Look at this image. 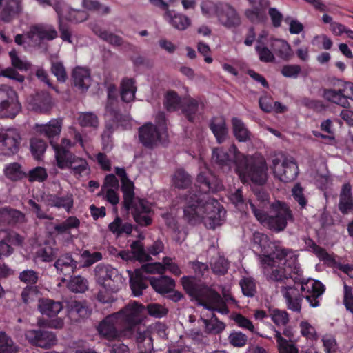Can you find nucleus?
Here are the masks:
<instances>
[{"label": "nucleus", "instance_id": "f257e3e1", "mask_svg": "<svg viewBox=\"0 0 353 353\" xmlns=\"http://www.w3.org/2000/svg\"><path fill=\"white\" fill-rule=\"evenodd\" d=\"M196 181L203 193L188 191L183 196V219L191 225L203 222L209 229L222 225L225 211L219 201L207 192H215L221 188L217 177L207 167L199 173Z\"/></svg>", "mask_w": 353, "mask_h": 353}, {"label": "nucleus", "instance_id": "f03ea898", "mask_svg": "<svg viewBox=\"0 0 353 353\" xmlns=\"http://www.w3.org/2000/svg\"><path fill=\"white\" fill-rule=\"evenodd\" d=\"M276 256L279 261L285 260L284 265L290 270V279L295 284H300L301 292H305L304 296L310 305L316 307L320 305V301L325 288L324 285L312 279H306L303 275V271L299 263V254L291 248H279L276 250Z\"/></svg>", "mask_w": 353, "mask_h": 353}, {"label": "nucleus", "instance_id": "7ed1b4c3", "mask_svg": "<svg viewBox=\"0 0 353 353\" xmlns=\"http://www.w3.org/2000/svg\"><path fill=\"white\" fill-rule=\"evenodd\" d=\"M257 198L260 201L258 207L250 201L249 205L256 219L270 230L280 232L286 228L288 221H294L292 212L285 203L276 201L271 203L270 208L274 214L268 215L261 209L268 201V195L263 192H259Z\"/></svg>", "mask_w": 353, "mask_h": 353}, {"label": "nucleus", "instance_id": "20e7f679", "mask_svg": "<svg viewBox=\"0 0 353 353\" xmlns=\"http://www.w3.org/2000/svg\"><path fill=\"white\" fill-rule=\"evenodd\" d=\"M185 292L198 301L205 308L217 311L221 314L228 313V307L220 294L203 281L194 276H184L181 279Z\"/></svg>", "mask_w": 353, "mask_h": 353}, {"label": "nucleus", "instance_id": "39448f33", "mask_svg": "<svg viewBox=\"0 0 353 353\" xmlns=\"http://www.w3.org/2000/svg\"><path fill=\"white\" fill-rule=\"evenodd\" d=\"M236 173L243 183L249 181L258 185H263L268 179V167L263 158L245 157L237 154Z\"/></svg>", "mask_w": 353, "mask_h": 353}, {"label": "nucleus", "instance_id": "423d86ee", "mask_svg": "<svg viewBox=\"0 0 353 353\" xmlns=\"http://www.w3.org/2000/svg\"><path fill=\"white\" fill-rule=\"evenodd\" d=\"M279 248H285L274 243L272 251L269 254L259 255V259L268 281L286 283V281L290 279V274L284 267V263L282 265H276V261H279L276 252V250Z\"/></svg>", "mask_w": 353, "mask_h": 353}, {"label": "nucleus", "instance_id": "0eeeda50", "mask_svg": "<svg viewBox=\"0 0 353 353\" xmlns=\"http://www.w3.org/2000/svg\"><path fill=\"white\" fill-rule=\"evenodd\" d=\"M114 313L118 314L120 325L130 330V337L132 339L134 336L136 326L141 324L145 317V307L142 304L133 301Z\"/></svg>", "mask_w": 353, "mask_h": 353}, {"label": "nucleus", "instance_id": "6e6552de", "mask_svg": "<svg viewBox=\"0 0 353 353\" xmlns=\"http://www.w3.org/2000/svg\"><path fill=\"white\" fill-rule=\"evenodd\" d=\"M17 91L8 85H0V119H13L21 111Z\"/></svg>", "mask_w": 353, "mask_h": 353}, {"label": "nucleus", "instance_id": "1a4fd4ad", "mask_svg": "<svg viewBox=\"0 0 353 353\" xmlns=\"http://www.w3.org/2000/svg\"><path fill=\"white\" fill-rule=\"evenodd\" d=\"M117 316L118 314L115 313L108 315L99 323L97 329L101 338L108 341L131 339L129 329H124L123 326L119 330L117 327V325H120Z\"/></svg>", "mask_w": 353, "mask_h": 353}, {"label": "nucleus", "instance_id": "9d476101", "mask_svg": "<svg viewBox=\"0 0 353 353\" xmlns=\"http://www.w3.org/2000/svg\"><path fill=\"white\" fill-rule=\"evenodd\" d=\"M97 282L105 290L117 292L121 286L122 277L117 269L108 265L99 264L94 268Z\"/></svg>", "mask_w": 353, "mask_h": 353}, {"label": "nucleus", "instance_id": "9b49d317", "mask_svg": "<svg viewBox=\"0 0 353 353\" xmlns=\"http://www.w3.org/2000/svg\"><path fill=\"white\" fill-rule=\"evenodd\" d=\"M21 141L22 137L17 128H0V155L10 157L17 154Z\"/></svg>", "mask_w": 353, "mask_h": 353}, {"label": "nucleus", "instance_id": "f8f14e48", "mask_svg": "<svg viewBox=\"0 0 353 353\" xmlns=\"http://www.w3.org/2000/svg\"><path fill=\"white\" fill-rule=\"evenodd\" d=\"M322 96L330 102L347 108L350 105L348 99H353V83L339 81L337 88L323 89Z\"/></svg>", "mask_w": 353, "mask_h": 353}, {"label": "nucleus", "instance_id": "ddd939ff", "mask_svg": "<svg viewBox=\"0 0 353 353\" xmlns=\"http://www.w3.org/2000/svg\"><path fill=\"white\" fill-rule=\"evenodd\" d=\"M237 154L243 155L234 144L231 145L228 150L223 148H216L212 150V161L224 171H229L233 163L236 167ZM235 170H236V168Z\"/></svg>", "mask_w": 353, "mask_h": 353}, {"label": "nucleus", "instance_id": "4468645a", "mask_svg": "<svg viewBox=\"0 0 353 353\" xmlns=\"http://www.w3.org/2000/svg\"><path fill=\"white\" fill-rule=\"evenodd\" d=\"M272 163L273 173L281 181L289 183L296 178L299 169L293 158H284L282 162L275 159Z\"/></svg>", "mask_w": 353, "mask_h": 353}, {"label": "nucleus", "instance_id": "2eb2a0df", "mask_svg": "<svg viewBox=\"0 0 353 353\" xmlns=\"http://www.w3.org/2000/svg\"><path fill=\"white\" fill-rule=\"evenodd\" d=\"M26 35L33 45L39 46L43 40L54 39L57 37V32L52 26L38 23L31 26Z\"/></svg>", "mask_w": 353, "mask_h": 353}, {"label": "nucleus", "instance_id": "dca6fc26", "mask_svg": "<svg viewBox=\"0 0 353 353\" xmlns=\"http://www.w3.org/2000/svg\"><path fill=\"white\" fill-rule=\"evenodd\" d=\"M26 338L32 345L44 349L52 347L57 341L56 335L52 332L44 330H28Z\"/></svg>", "mask_w": 353, "mask_h": 353}, {"label": "nucleus", "instance_id": "f3484780", "mask_svg": "<svg viewBox=\"0 0 353 353\" xmlns=\"http://www.w3.org/2000/svg\"><path fill=\"white\" fill-rule=\"evenodd\" d=\"M139 139L144 147L152 149L161 142V133L155 125L149 122L139 128Z\"/></svg>", "mask_w": 353, "mask_h": 353}, {"label": "nucleus", "instance_id": "a211bd4d", "mask_svg": "<svg viewBox=\"0 0 353 353\" xmlns=\"http://www.w3.org/2000/svg\"><path fill=\"white\" fill-rule=\"evenodd\" d=\"M72 146L70 139H62L59 144H52V148L55 153L57 165L60 169L67 168L71 161L76 157L70 149Z\"/></svg>", "mask_w": 353, "mask_h": 353}, {"label": "nucleus", "instance_id": "6ab92c4d", "mask_svg": "<svg viewBox=\"0 0 353 353\" xmlns=\"http://www.w3.org/2000/svg\"><path fill=\"white\" fill-rule=\"evenodd\" d=\"M115 173L119 177L121 182V191L123 193V205L126 210H130L134 198V185L133 182L128 178L126 171L123 168H115Z\"/></svg>", "mask_w": 353, "mask_h": 353}, {"label": "nucleus", "instance_id": "aec40b11", "mask_svg": "<svg viewBox=\"0 0 353 353\" xmlns=\"http://www.w3.org/2000/svg\"><path fill=\"white\" fill-rule=\"evenodd\" d=\"M281 292L285 300L287 307L299 313L303 298H305V292H301L295 285H285L281 288Z\"/></svg>", "mask_w": 353, "mask_h": 353}, {"label": "nucleus", "instance_id": "412c9836", "mask_svg": "<svg viewBox=\"0 0 353 353\" xmlns=\"http://www.w3.org/2000/svg\"><path fill=\"white\" fill-rule=\"evenodd\" d=\"M150 1L167 10L165 14V18L176 29L183 30L190 25V19L187 16L182 14H173L171 11L168 10V0H150Z\"/></svg>", "mask_w": 353, "mask_h": 353}, {"label": "nucleus", "instance_id": "4be33fe9", "mask_svg": "<svg viewBox=\"0 0 353 353\" xmlns=\"http://www.w3.org/2000/svg\"><path fill=\"white\" fill-rule=\"evenodd\" d=\"M216 16L219 22L227 28H235L241 23L237 11L229 4L220 5L216 10Z\"/></svg>", "mask_w": 353, "mask_h": 353}, {"label": "nucleus", "instance_id": "5701e85b", "mask_svg": "<svg viewBox=\"0 0 353 353\" xmlns=\"http://www.w3.org/2000/svg\"><path fill=\"white\" fill-rule=\"evenodd\" d=\"M23 0H4L0 10V21L10 23L23 12Z\"/></svg>", "mask_w": 353, "mask_h": 353}, {"label": "nucleus", "instance_id": "b1692460", "mask_svg": "<svg viewBox=\"0 0 353 353\" xmlns=\"http://www.w3.org/2000/svg\"><path fill=\"white\" fill-rule=\"evenodd\" d=\"M63 121L61 119H53L46 124L37 125V132L48 138L50 145L56 144L54 139L58 138L62 129Z\"/></svg>", "mask_w": 353, "mask_h": 353}, {"label": "nucleus", "instance_id": "393cba45", "mask_svg": "<svg viewBox=\"0 0 353 353\" xmlns=\"http://www.w3.org/2000/svg\"><path fill=\"white\" fill-rule=\"evenodd\" d=\"M144 265H142L140 269L135 270L134 273L130 274V285L132 294L136 296L141 295L143 290L148 286L149 278L145 276V274L150 273L143 268Z\"/></svg>", "mask_w": 353, "mask_h": 353}, {"label": "nucleus", "instance_id": "a878e982", "mask_svg": "<svg viewBox=\"0 0 353 353\" xmlns=\"http://www.w3.org/2000/svg\"><path fill=\"white\" fill-rule=\"evenodd\" d=\"M143 268L149 273H164L165 270H168L175 276H179L181 271L179 265L172 261V259L165 256L163 259V263H154L145 264Z\"/></svg>", "mask_w": 353, "mask_h": 353}, {"label": "nucleus", "instance_id": "bb28decb", "mask_svg": "<svg viewBox=\"0 0 353 353\" xmlns=\"http://www.w3.org/2000/svg\"><path fill=\"white\" fill-rule=\"evenodd\" d=\"M30 105L32 110L37 112L48 113L53 106V102L50 94L42 91L33 97Z\"/></svg>", "mask_w": 353, "mask_h": 353}, {"label": "nucleus", "instance_id": "cd10ccee", "mask_svg": "<svg viewBox=\"0 0 353 353\" xmlns=\"http://www.w3.org/2000/svg\"><path fill=\"white\" fill-rule=\"evenodd\" d=\"M199 105L203 107L204 104L202 101L191 97H186L183 99L180 109L188 121L194 122L196 118Z\"/></svg>", "mask_w": 353, "mask_h": 353}, {"label": "nucleus", "instance_id": "c85d7f7f", "mask_svg": "<svg viewBox=\"0 0 353 353\" xmlns=\"http://www.w3.org/2000/svg\"><path fill=\"white\" fill-rule=\"evenodd\" d=\"M90 28L92 32L103 41L108 43L114 47H119L124 44L123 38L112 32L103 29L97 23H90Z\"/></svg>", "mask_w": 353, "mask_h": 353}, {"label": "nucleus", "instance_id": "c756f323", "mask_svg": "<svg viewBox=\"0 0 353 353\" xmlns=\"http://www.w3.org/2000/svg\"><path fill=\"white\" fill-rule=\"evenodd\" d=\"M59 274L65 276H70L77 268V262L72 257L70 254L61 255L54 263Z\"/></svg>", "mask_w": 353, "mask_h": 353}, {"label": "nucleus", "instance_id": "7c9ffc66", "mask_svg": "<svg viewBox=\"0 0 353 353\" xmlns=\"http://www.w3.org/2000/svg\"><path fill=\"white\" fill-rule=\"evenodd\" d=\"M46 201L48 205L57 208H63L67 212H70L73 208L74 199L72 194H66L60 196L57 194H51L47 196Z\"/></svg>", "mask_w": 353, "mask_h": 353}, {"label": "nucleus", "instance_id": "2f4dec72", "mask_svg": "<svg viewBox=\"0 0 353 353\" xmlns=\"http://www.w3.org/2000/svg\"><path fill=\"white\" fill-rule=\"evenodd\" d=\"M339 210L343 214H349L353 210V198L350 183H345L339 195Z\"/></svg>", "mask_w": 353, "mask_h": 353}, {"label": "nucleus", "instance_id": "473e14b6", "mask_svg": "<svg viewBox=\"0 0 353 353\" xmlns=\"http://www.w3.org/2000/svg\"><path fill=\"white\" fill-rule=\"evenodd\" d=\"M149 281L153 289L161 294L168 293L175 287L174 280L167 276L149 277Z\"/></svg>", "mask_w": 353, "mask_h": 353}, {"label": "nucleus", "instance_id": "72a5a7b5", "mask_svg": "<svg viewBox=\"0 0 353 353\" xmlns=\"http://www.w3.org/2000/svg\"><path fill=\"white\" fill-rule=\"evenodd\" d=\"M38 308L41 314L54 317L61 312L63 305L59 301L50 299H41L39 301Z\"/></svg>", "mask_w": 353, "mask_h": 353}, {"label": "nucleus", "instance_id": "f704fd0d", "mask_svg": "<svg viewBox=\"0 0 353 353\" xmlns=\"http://www.w3.org/2000/svg\"><path fill=\"white\" fill-rule=\"evenodd\" d=\"M210 128L219 143H222L225 140L228 134V128L223 117H217L212 118L210 121Z\"/></svg>", "mask_w": 353, "mask_h": 353}, {"label": "nucleus", "instance_id": "c9c22d12", "mask_svg": "<svg viewBox=\"0 0 353 353\" xmlns=\"http://www.w3.org/2000/svg\"><path fill=\"white\" fill-rule=\"evenodd\" d=\"M74 84L82 91L88 90L90 85V74L88 70L77 67L72 72Z\"/></svg>", "mask_w": 353, "mask_h": 353}, {"label": "nucleus", "instance_id": "e433bc0d", "mask_svg": "<svg viewBox=\"0 0 353 353\" xmlns=\"http://www.w3.org/2000/svg\"><path fill=\"white\" fill-rule=\"evenodd\" d=\"M134 338L138 347L141 349L142 346H146L148 349H153L152 339L150 336V332L148 329L141 324L137 325L135 328Z\"/></svg>", "mask_w": 353, "mask_h": 353}, {"label": "nucleus", "instance_id": "4c0bfd02", "mask_svg": "<svg viewBox=\"0 0 353 353\" xmlns=\"http://www.w3.org/2000/svg\"><path fill=\"white\" fill-rule=\"evenodd\" d=\"M66 308L69 314L75 318H85L90 315V312L85 303L82 301L70 299L66 301Z\"/></svg>", "mask_w": 353, "mask_h": 353}, {"label": "nucleus", "instance_id": "58836bf2", "mask_svg": "<svg viewBox=\"0 0 353 353\" xmlns=\"http://www.w3.org/2000/svg\"><path fill=\"white\" fill-rule=\"evenodd\" d=\"M137 87L135 81L132 78H124L121 83V97L126 103L132 101L135 98Z\"/></svg>", "mask_w": 353, "mask_h": 353}, {"label": "nucleus", "instance_id": "ea45409f", "mask_svg": "<svg viewBox=\"0 0 353 353\" xmlns=\"http://www.w3.org/2000/svg\"><path fill=\"white\" fill-rule=\"evenodd\" d=\"M231 122L233 134L239 142H246L250 140L251 132L241 119L234 117Z\"/></svg>", "mask_w": 353, "mask_h": 353}, {"label": "nucleus", "instance_id": "a19ab883", "mask_svg": "<svg viewBox=\"0 0 353 353\" xmlns=\"http://www.w3.org/2000/svg\"><path fill=\"white\" fill-rule=\"evenodd\" d=\"M272 48L274 52L283 60L288 61L292 57V51L290 44L285 40H276Z\"/></svg>", "mask_w": 353, "mask_h": 353}, {"label": "nucleus", "instance_id": "79ce46f5", "mask_svg": "<svg viewBox=\"0 0 353 353\" xmlns=\"http://www.w3.org/2000/svg\"><path fill=\"white\" fill-rule=\"evenodd\" d=\"M182 101L174 90H168L165 94L164 106L169 112H174L181 108Z\"/></svg>", "mask_w": 353, "mask_h": 353}, {"label": "nucleus", "instance_id": "37998d69", "mask_svg": "<svg viewBox=\"0 0 353 353\" xmlns=\"http://www.w3.org/2000/svg\"><path fill=\"white\" fill-rule=\"evenodd\" d=\"M19 347L5 332L0 331V353H17Z\"/></svg>", "mask_w": 353, "mask_h": 353}, {"label": "nucleus", "instance_id": "c03bdc74", "mask_svg": "<svg viewBox=\"0 0 353 353\" xmlns=\"http://www.w3.org/2000/svg\"><path fill=\"white\" fill-rule=\"evenodd\" d=\"M173 183L179 189L188 188L192 183L190 174L183 169H178L173 176Z\"/></svg>", "mask_w": 353, "mask_h": 353}, {"label": "nucleus", "instance_id": "a18cd8bd", "mask_svg": "<svg viewBox=\"0 0 353 353\" xmlns=\"http://www.w3.org/2000/svg\"><path fill=\"white\" fill-rule=\"evenodd\" d=\"M78 122L81 127L97 129L99 125L98 117L92 112H81L78 117Z\"/></svg>", "mask_w": 353, "mask_h": 353}, {"label": "nucleus", "instance_id": "49530a36", "mask_svg": "<svg viewBox=\"0 0 353 353\" xmlns=\"http://www.w3.org/2000/svg\"><path fill=\"white\" fill-rule=\"evenodd\" d=\"M80 225V221L76 216H69L67 219L54 227L58 234L68 233L72 229H77Z\"/></svg>", "mask_w": 353, "mask_h": 353}, {"label": "nucleus", "instance_id": "de8ad7c7", "mask_svg": "<svg viewBox=\"0 0 353 353\" xmlns=\"http://www.w3.org/2000/svg\"><path fill=\"white\" fill-rule=\"evenodd\" d=\"M4 173L6 177L14 181L26 177V172H23L21 165L16 162L8 165L4 170Z\"/></svg>", "mask_w": 353, "mask_h": 353}, {"label": "nucleus", "instance_id": "09e8293b", "mask_svg": "<svg viewBox=\"0 0 353 353\" xmlns=\"http://www.w3.org/2000/svg\"><path fill=\"white\" fill-rule=\"evenodd\" d=\"M131 252L134 259L140 261H148L151 257L146 252L143 243L140 241H134L130 245Z\"/></svg>", "mask_w": 353, "mask_h": 353}, {"label": "nucleus", "instance_id": "8fccbe9b", "mask_svg": "<svg viewBox=\"0 0 353 353\" xmlns=\"http://www.w3.org/2000/svg\"><path fill=\"white\" fill-rule=\"evenodd\" d=\"M48 176V174L46 168L37 166L26 172L25 178H27L30 183H42L47 179Z\"/></svg>", "mask_w": 353, "mask_h": 353}, {"label": "nucleus", "instance_id": "3c124183", "mask_svg": "<svg viewBox=\"0 0 353 353\" xmlns=\"http://www.w3.org/2000/svg\"><path fill=\"white\" fill-rule=\"evenodd\" d=\"M30 151L36 159H40L47 148V143L41 139L34 137L30 141Z\"/></svg>", "mask_w": 353, "mask_h": 353}, {"label": "nucleus", "instance_id": "603ef678", "mask_svg": "<svg viewBox=\"0 0 353 353\" xmlns=\"http://www.w3.org/2000/svg\"><path fill=\"white\" fill-rule=\"evenodd\" d=\"M68 288L73 292H84L88 289L87 279L81 276L72 277L67 285Z\"/></svg>", "mask_w": 353, "mask_h": 353}, {"label": "nucleus", "instance_id": "864d4df0", "mask_svg": "<svg viewBox=\"0 0 353 353\" xmlns=\"http://www.w3.org/2000/svg\"><path fill=\"white\" fill-rule=\"evenodd\" d=\"M207 333L219 334L225 327V325L218 320L215 314L212 315L210 320L202 319Z\"/></svg>", "mask_w": 353, "mask_h": 353}, {"label": "nucleus", "instance_id": "5fc2aeb1", "mask_svg": "<svg viewBox=\"0 0 353 353\" xmlns=\"http://www.w3.org/2000/svg\"><path fill=\"white\" fill-rule=\"evenodd\" d=\"M71 168L72 173L75 175H81L83 172L89 170L87 161L81 157L76 156L67 168Z\"/></svg>", "mask_w": 353, "mask_h": 353}, {"label": "nucleus", "instance_id": "6e6d98bb", "mask_svg": "<svg viewBox=\"0 0 353 353\" xmlns=\"http://www.w3.org/2000/svg\"><path fill=\"white\" fill-rule=\"evenodd\" d=\"M239 285L243 294L248 297H253L256 293V287L254 280L251 277H243L241 279Z\"/></svg>", "mask_w": 353, "mask_h": 353}, {"label": "nucleus", "instance_id": "4d7b16f0", "mask_svg": "<svg viewBox=\"0 0 353 353\" xmlns=\"http://www.w3.org/2000/svg\"><path fill=\"white\" fill-rule=\"evenodd\" d=\"M274 338L278 345L279 353H298L297 348L294 345L290 344L288 341L283 339L279 331L275 330Z\"/></svg>", "mask_w": 353, "mask_h": 353}, {"label": "nucleus", "instance_id": "13d9d810", "mask_svg": "<svg viewBox=\"0 0 353 353\" xmlns=\"http://www.w3.org/2000/svg\"><path fill=\"white\" fill-rule=\"evenodd\" d=\"M305 245L321 259L324 261H330L331 256L327 251L316 244V243L311 239L307 238L305 240Z\"/></svg>", "mask_w": 353, "mask_h": 353}, {"label": "nucleus", "instance_id": "bf43d9fd", "mask_svg": "<svg viewBox=\"0 0 353 353\" xmlns=\"http://www.w3.org/2000/svg\"><path fill=\"white\" fill-rule=\"evenodd\" d=\"M272 321L277 326H285L289 321V314L285 310L274 309L270 312Z\"/></svg>", "mask_w": 353, "mask_h": 353}, {"label": "nucleus", "instance_id": "052dcab7", "mask_svg": "<svg viewBox=\"0 0 353 353\" xmlns=\"http://www.w3.org/2000/svg\"><path fill=\"white\" fill-rule=\"evenodd\" d=\"M56 252L54 249L50 245H46L39 248L35 254L37 259L43 262H51L56 257Z\"/></svg>", "mask_w": 353, "mask_h": 353}, {"label": "nucleus", "instance_id": "680f3d73", "mask_svg": "<svg viewBox=\"0 0 353 353\" xmlns=\"http://www.w3.org/2000/svg\"><path fill=\"white\" fill-rule=\"evenodd\" d=\"M39 290L37 286H27L21 292L22 301L26 304H30L39 299Z\"/></svg>", "mask_w": 353, "mask_h": 353}, {"label": "nucleus", "instance_id": "e2e57ef3", "mask_svg": "<svg viewBox=\"0 0 353 353\" xmlns=\"http://www.w3.org/2000/svg\"><path fill=\"white\" fill-rule=\"evenodd\" d=\"M51 72L56 77L58 81L64 83L68 79L67 72L61 61H52Z\"/></svg>", "mask_w": 353, "mask_h": 353}, {"label": "nucleus", "instance_id": "0e129e2a", "mask_svg": "<svg viewBox=\"0 0 353 353\" xmlns=\"http://www.w3.org/2000/svg\"><path fill=\"white\" fill-rule=\"evenodd\" d=\"M152 207V205L150 202L144 199L137 198L132 203L131 208V213L133 215H136L137 219H139L140 217L139 216L138 212H145L150 210V208Z\"/></svg>", "mask_w": 353, "mask_h": 353}, {"label": "nucleus", "instance_id": "69168bd1", "mask_svg": "<svg viewBox=\"0 0 353 353\" xmlns=\"http://www.w3.org/2000/svg\"><path fill=\"white\" fill-rule=\"evenodd\" d=\"M8 210V225H14L17 223H23L26 222V218L25 214L22 212L7 207Z\"/></svg>", "mask_w": 353, "mask_h": 353}, {"label": "nucleus", "instance_id": "338daca9", "mask_svg": "<svg viewBox=\"0 0 353 353\" xmlns=\"http://www.w3.org/2000/svg\"><path fill=\"white\" fill-rule=\"evenodd\" d=\"M39 274L38 272L33 270H25L20 272L19 279L22 283L33 286L39 280Z\"/></svg>", "mask_w": 353, "mask_h": 353}, {"label": "nucleus", "instance_id": "774afa93", "mask_svg": "<svg viewBox=\"0 0 353 353\" xmlns=\"http://www.w3.org/2000/svg\"><path fill=\"white\" fill-rule=\"evenodd\" d=\"M81 257L83 261V267H90L94 263L102 259V254L99 252H90L89 250H84Z\"/></svg>", "mask_w": 353, "mask_h": 353}]
</instances>
